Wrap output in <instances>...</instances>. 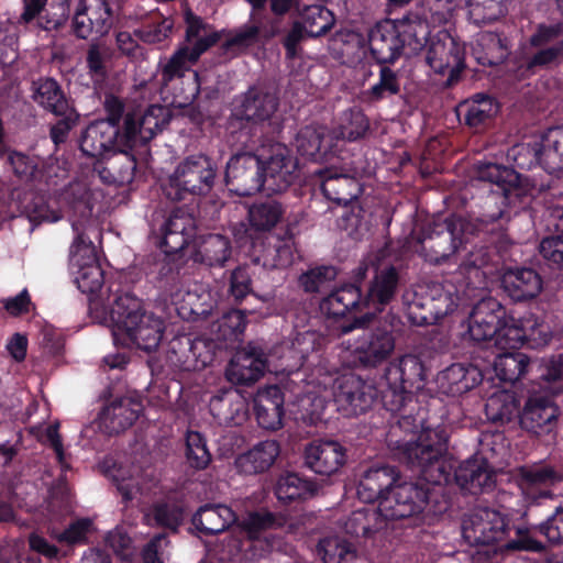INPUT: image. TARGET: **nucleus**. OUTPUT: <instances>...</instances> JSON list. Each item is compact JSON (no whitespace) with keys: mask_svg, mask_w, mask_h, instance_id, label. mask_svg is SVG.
<instances>
[{"mask_svg":"<svg viewBox=\"0 0 563 563\" xmlns=\"http://www.w3.org/2000/svg\"><path fill=\"white\" fill-rule=\"evenodd\" d=\"M391 432L388 449L393 456L407 468L419 473L416 481L397 483L378 506L387 526L391 521L420 519L428 515L440 517L451 508L443 482L450 478V467L442 460L450 435L443 426L423 427L413 439H395Z\"/></svg>","mask_w":563,"mask_h":563,"instance_id":"1","label":"nucleus"},{"mask_svg":"<svg viewBox=\"0 0 563 563\" xmlns=\"http://www.w3.org/2000/svg\"><path fill=\"white\" fill-rule=\"evenodd\" d=\"M102 306L103 319L109 317L115 346L136 347L145 352L155 351L165 331L164 320L142 307V300L130 291H123L119 283L108 286Z\"/></svg>","mask_w":563,"mask_h":563,"instance_id":"2","label":"nucleus"},{"mask_svg":"<svg viewBox=\"0 0 563 563\" xmlns=\"http://www.w3.org/2000/svg\"><path fill=\"white\" fill-rule=\"evenodd\" d=\"M462 534L471 545L498 544L505 552L543 553L547 544L534 538L529 527L516 525L498 509L477 507L463 520Z\"/></svg>","mask_w":563,"mask_h":563,"instance_id":"3","label":"nucleus"},{"mask_svg":"<svg viewBox=\"0 0 563 563\" xmlns=\"http://www.w3.org/2000/svg\"><path fill=\"white\" fill-rule=\"evenodd\" d=\"M534 366L537 375L520 410L519 424L529 433L544 435L555 431L561 416L555 397L563 393L562 356H552L548 362L536 363Z\"/></svg>","mask_w":563,"mask_h":563,"instance_id":"4","label":"nucleus"},{"mask_svg":"<svg viewBox=\"0 0 563 563\" xmlns=\"http://www.w3.org/2000/svg\"><path fill=\"white\" fill-rule=\"evenodd\" d=\"M430 26L418 13L377 22L368 34L371 56L379 64H394L402 54L418 55L427 45Z\"/></svg>","mask_w":563,"mask_h":563,"instance_id":"5","label":"nucleus"},{"mask_svg":"<svg viewBox=\"0 0 563 563\" xmlns=\"http://www.w3.org/2000/svg\"><path fill=\"white\" fill-rule=\"evenodd\" d=\"M277 93L262 86H252L238 99L229 120L232 133L240 132L245 145L255 146L258 141L275 136L283 130Z\"/></svg>","mask_w":563,"mask_h":563,"instance_id":"6","label":"nucleus"},{"mask_svg":"<svg viewBox=\"0 0 563 563\" xmlns=\"http://www.w3.org/2000/svg\"><path fill=\"white\" fill-rule=\"evenodd\" d=\"M505 216V211L485 212L475 219L451 214L441 220H434L424 227L419 236L420 255L432 265L445 263L455 254L461 245L470 243V234L483 229Z\"/></svg>","mask_w":563,"mask_h":563,"instance_id":"7","label":"nucleus"},{"mask_svg":"<svg viewBox=\"0 0 563 563\" xmlns=\"http://www.w3.org/2000/svg\"><path fill=\"white\" fill-rule=\"evenodd\" d=\"M220 36L217 32L198 38L192 46L179 45L172 54L161 70V85L165 88L176 79H180L186 87L180 88L176 98L183 102L194 101L200 92V76L197 70L192 69L200 56L210 47L216 45Z\"/></svg>","mask_w":563,"mask_h":563,"instance_id":"8","label":"nucleus"},{"mask_svg":"<svg viewBox=\"0 0 563 563\" xmlns=\"http://www.w3.org/2000/svg\"><path fill=\"white\" fill-rule=\"evenodd\" d=\"M498 211H501L499 209ZM505 216L494 222H488L487 228L476 230L474 234H470V243L461 245L460 250L465 251V255L459 265V273L463 277L466 288L483 289L487 285L486 272L484 268L489 265L496 255L494 241L486 240L485 235L503 230L504 224L508 221V213L505 209Z\"/></svg>","mask_w":563,"mask_h":563,"instance_id":"9","label":"nucleus"},{"mask_svg":"<svg viewBox=\"0 0 563 563\" xmlns=\"http://www.w3.org/2000/svg\"><path fill=\"white\" fill-rule=\"evenodd\" d=\"M216 178L212 159L203 154L190 155L176 167L163 192L168 200L179 202L188 195H207L211 191Z\"/></svg>","mask_w":563,"mask_h":563,"instance_id":"10","label":"nucleus"},{"mask_svg":"<svg viewBox=\"0 0 563 563\" xmlns=\"http://www.w3.org/2000/svg\"><path fill=\"white\" fill-rule=\"evenodd\" d=\"M475 175L477 180L497 187V190H492L485 202L488 208L493 205L496 207L490 212L505 209L508 213L506 220H509L511 208H521L527 203L528 196L520 186V175L514 168L496 163H481L476 166Z\"/></svg>","mask_w":563,"mask_h":563,"instance_id":"11","label":"nucleus"},{"mask_svg":"<svg viewBox=\"0 0 563 563\" xmlns=\"http://www.w3.org/2000/svg\"><path fill=\"white\" fill-rule=\"evenodd\" d=\"M262 152L258 154L263 162L265 192L280 194L289 188L298 177V162L291 150L285 144L275 142L274 136L257 142Z\"/></svg>","mask_w":563,"mask_h":563,"instance_id":"12","label":"nucleus"},{"mask_svg":"<svg viewBox=\"0 0 563 563\" xmlns=\"http://www.w3.org/2000/svg\"><path fill=\"white\" fill-rule=\"evenodd\" d=\"M521 169H531L536 165L544 169L563 168V124L550 128L541 141L515 145L508 154Z\"/></svg>","mask_w":563,"mask_h":563,"instance_id":"13","label":"nucleus"},{"mask_svg":"<svg viewBox=\"0 0 563 563\" xmlns=\"http://www.w3.org/2000/svg\"><path fill=\"white\" fill-rule=\"evenodd\" d=\"M377 387L357 375L345 374L334 379L333 401L344 417H358L378 401Z\"/></svg>","mask_w":563,"mask_h":563,"instance_id":"14","label":"nucleus"},{"mask_svg":"<svg viewBox=\"0 0 563 563\" xmlns=\"http://www.w3.org/2000/svg\"><path fill=\"white\" fill-rule=\"evenodd\" d=\"M152 234L164 261H174L196 239L195 220L183 209L176 208L164 218L158 232L153 228Z\"/></svg>","mask_w":563,"mask_h":563,"instance_id":"15","label":"nucleus"},{"mask_svg":"<svg viewBox=\"0 0 563 563\" xmlns=\"http://www.w3.org/2000/svg\"><path fill=\"white\" fill-rule=\"evenodd\" d=\"M131 125L130 120L124 121L122 129L97 120L90 122L80 134L79 148L85 156L99 162L119 146L128 147L133 134Z\"/></svg>","mask_w":563,"mask_h":563,"instance_id":"16","label":"nucleus"},{"mask_svg":"<svg viewBox=\"0 0 563 563\" xmlns=\"http://www.w3.org/2000/svg\"><path fill=\"white\" fill-rule=\"evenodd\" d=\"M429 42L426 62L439 75H448L446 85L452 86L460 80L465 68V49L448 32H440Z\"/></svg>","mask_w":563,"mask_h":563,"instance_id":"17","label":"nucleus"},{"mask_svg":"<svg viewBox=\"0 0 563 563\" xmlns=\"http://www.w3.org/2000/svg\"><path fill=\"white\" fill-rule=\"evenodd\" d=\"M393 323L365 329L357 338L351 353V365L355 368H375L384 363L395 349Z\"/></svg>","mask_w":563,"mask_h":563,"instance_id":"18","label":"nucleus"},{"mask_svg":"<svg viewBox=\"0 0 563 563\" xmlns=\"http://www.w3.org/2000/svg\"><path fill=\"white\" fill-rule=\"evenodd\" d=\"M224 179L228 189L240 197L265 191L263 162L258 154L241 153L232 156L227 164Z\"/></svg>","mask_w":563,"mask_h":563,"instance_id":"19","label":"nucleus"},{"mask_svg":"<svg viewBox=\"0 0 563 563\" xmlns=\"http://www.w3.org/2000/svg\"><path fill=\"white\" fill-rule=\"evenodd\" d=\"M446 455L448 451L442 454L441 460L450 467V478L442 483V487L455 484L471 495L488 493L495 487V474L485 459L474 456L454 466Z\"/></svg>","mask_w":563,"mask_h":563,"instance_id":"20","label":"nucleus"},{"mask_svg":"<svg viewBox=\"0 0 563 563\" xmlns=\"http://www.w3.org/2000/svg\"><path fill=\"white\" fill-rule=\"evenodd\" d=\"M324 198L338 206H347L362 192L360 181L352 169L330 166L314 172Z\"/></svg>","mask_w":563,"mask_h":563,"instance_id":"21","label":"nucleus"},{"mask_svg":"<svg viewBox=\"0 0 563 563\" xmlns=\"http://www.w3.org/2000/svg\"><path fill=\"white\" fill-rule=\"evenodd\" d=\"M73 32L86 40L92 33L104 36L113 26V11L108 0H81L73 18Z\"/></svg>","mask_w":563,"mask_h":563,"instance_id":"22","label":"nucleus"},{"mask_svg":"<svg viewBox=\"0 0 563 563\" xmlns=\"http://www.w3.org/2000/svg\"><path fill=\"white\" fill-rule=\"evenodd\" d=\"M346 461L347 450L336 440H313L303 451V465L321 476L336 474Z\"/></svg>","mask_w":563,"mask_h":563,"instance_id":"23","label":"nucleus"},{"mask_svg":"<svg viewBox=\"0 0 563 563\" xmlns=\"http://www.w3.org/2000/svg\"><path fill=\"white\" fill-rule=\"evenodd\" d=\"M266 366L267 357L263 347L250 342L235 352L227 366L225 376L232 384L250 386L264 375Z\"/></svg>","mask_w":563,"mask_h":563,"instance_id":"24","label":"nucleus"},{"mask_svg":"<svg viewBox=\"0 0 563 563\" xmlns=\"http://www.w3.org/2000/svg\"><path fill=\"white\" fill-rule=\"evenodd\" d=\"M506 308L495 298L479 300L468 318V334L475 342L492 341L507 317Z\"/></svg>","mask_w":563,"mask_h":563,"instance_id":"25","label":"nucleus"},{"mask_svg":"<svg viewBox=\"0 0 563 563\" xmlns=\"http://www.w3.org/2000/svg\"><path fill=\"white\" fill-rule=\"evenodd\" d=\"M134 147L119 146L109 155L95 164L100 179L108 185H130L141 173L137 168Z\"/></svg>","mask_w":563,"mask_h":563,"instance_id":"26","label":"nucleus"},{"mask_svg":"<svg viewBox=\"0 0 563 563\" xmlns=\"http://www.w3.org/2000/svg\"><path fill=\"white\" fill-rule=\"evenodd\" d=\"M400 478L398 467L388 464H374L362 475L357 485V496L366 504L379 501L386 497Z\"/></svg>","mask_w":563,"mask_h":563,"instance_id":"27","label":"nucleus"},{"mask_svg":"<svg viewBox=\"0 0 563 563\" xmlns=\"http://www.w3.org/2000/svg\"><path fill=\"white\" fill-rule=\"evenodd\" d=\"M128 120L133 132L128 147L144 146L169 124L170 111L165 106L151 104L141 115L128 112L124 121Z\"/></svg>","mask_w":563,"mask_h":563,"instance_id":"28","label":"nucleus"},{"mask_svg":"<svg viewBox=\"0 0 563 563\" xmlns=\"http://www.w3.org/2000/svg\"><path fill=\"white\" fill-rule=\"evenodd\" d=\"M483 372L472 363H453L437 376L439 390L451 397L461 396L483 382Z\"/></svg>","mask_w":563,"mask_h":563,"instance_id":"29","label":"nucleus"},{"mask_svg":"<svg viewBox=\"0 0 563 563\" xmlns=\"http://www.w3.org/2000/svg\"><path fill=\"white\" fill-rule=\"evenodd\" d=\"M542 278L531 267H509L501 276V287L515 302L536 298L542 290Z\"/></svg>","mask_w":563,"mask_h":563,"instance_id":"30","label":"nucleus"},{"mask_svg":"<svg viewBox=\"0 0 563 563\" xmlns=\"http://www.w3.org/2000/svg\"><path fill=\"white\" fill-rule=\"evenodd\" d=\"M363 306V292L355 283L344 284L331 291L319 303V310L328 320L345 318L353 311H361Z\"/></svg>","mask_w":563,"mask_h":563,"instance_id":"31","label":"nucleus"},{"mask_svg":"<svg viewBox=\"0 0 563 563\" xmlns=\"http://www.w3.org/2000/svg\"><path fill=\"white\" fill-rule=\"evenodd\" d=\"M400 283V275L394 265L376 271L363 295V306L374 308L376 311H384L395 300Z\"/></svg>","mask_w":563,"mask_h":563,"instance_id":"32","label":"nucleus"},{"mask_svg":"<svg viewBox=\"0 0 563 563\" xmlns=\"http://www.w3.org/2000/svg\"><path fill=\"white\" fill-rule=\"evenodd\" d=\"M380 400L384 406V408L387 411H390L393 413H398L400 416V419L398 420L397 427H391L390 431L387 434L386 441L388 442V439L390 437L391 432H396L395 439L397 440H404L408 439V434L404 438L398 437V431L402 430L404 428H416V419L411 416V412L407 411V407L413 402L415 393L410 389L399 385L398 383L388 384L386 383V388L383 391H379ZM418 434H411L409 439L413 437L416 439Z\"/></svg>","mask_w":563,"mask_h":563,"instance_id":"33","label":"nucleus"},{"mask_svg":"<svg viewBox=\"0 0 563 563\" xmlns=\"http://www.w3.org/2000/svg\"><path fill=\"white\" fill-rule=\"evenodd\" d=\"M384 378L388 384H396L416 393L424 386L427 368L422 360L413 354H406L388 364Z\"/></svg>","mask_w":563,"mask_h":563,"instance_id":"34","label":"nucleus"},{"mask_svg":"<svg viewBox=\"0 0 563 563\" xmlns=\"http://www.w3.org/2000/svg\"><path fill=\"white\" fill-rule=\"evenodd\" d=\"M498 111L496 99L485 92L475 93L455 107L459 122L470 129L483 128Z\"/></svg>","mask_w":563,"mask_h":563,"instance_id":"35","label":"nucleus"},{"mask_svg":"<svg viewBox=\"0 0 563 563\" xmlns=\"http://www.w3.org/2000/svg\"><path fill=\"white\" fill-rule=\"evenodd\" d=\"M209 409L219 424L242 426L249 417V404L236 390H224L211 397Z\"/></svg>","mask_w":563,"mask_h":563,"instance_id":"36","label":"nucleus"},{"mask_svg":"<svg viewBox=\"0 0 563 563\" xmlns=\"http://www.w3.org/2000/svg\"><path fill=\"white\" fill-rule=\"evenodd\" d=\"M238 520V515L224 504H205L198 508L191 519L195 529L202 536L219 534Z\"/></svg>","mask_w":563,"mask_h":563,"instance_id":"37","label":"nucleus"},{"mask_svg":"<svg viewBox=\"0 0 563 563\" xmlns=\"http://www.w3.org/2000/svg\"><path fill=\"white\" fill-rule=\"evenodd\" d=\"M260 246L261 251L255 260L257 263L262 261L264 267L286 268L295 261V241L288 232L283 236L271 234Z\"/></svg>","mask_w":563,"mask_h":563,"instance_id":"38","label":"nucleus"},{"mask_svg":"<svg viewBox=\"0 0 563 563\" xmlns=\"http://www.w3.org/2000/svg\"><path fill=\"white\" fill-rule=\"evenodd\" d=\"M280 454V445L276 440H265L255 444L235 460L236 468L245 475H255L268 471Z\"/></svg>","mask_w":563,"mask_h":563,"instance_id":"39","label":"nucleus"},{"mask_svg":"<svg viewBox=\"0 0 563 563\" xmlns=\"http://www.w3.org/2000/svg\"><path fill=\"white\" fill-rule=\"evenodd\" d=\"M295 145L300 156L312 162H322L331 153L332 137L324 126L306 125L297 133Z\"/></svg>","mask_w":563,"mask_h":563,"instance_id":"40","label":"nucleus"},{"mask_svg":"<svg viewBox=\"0 0 563 563\" xmlns=\"http://www.w3.org/2000/svg\"><path fill=\"white\" fill-rule=\"evenodd\" d=\"M549 360H530L527 354L520 351L505 352L496 356L494 371L496 376L504 383L515 384L528 373H532V380L537 375V366L534 364L544 363Z\"/></svg>","mask_w":563,"mask_h":563,"instance_id":"41","label":"nucleus"},{"mask_svg":"<svg viewBox=\"0 0 563 563\" xmlns=\"http://www.w3.org/2000/svg\"><path fill=\"white\" fill-rule=\"evenodd\" d=\"M253 411L258 426L265 430H278L283 426L284 395L277 387H271L253 401Z\"/></svg>","mask_w":563,"mask_h":563,"instance_id":"42","label":"nucleus"},{"mask_svg":"<svg viewBox=\"0 0 563 563\" xmlns=\"http://www.w3.org/2000/svg\"><path fill=\"white\" fill-rule=\"evenodd\" d=\"M142 409L143 406L140 401L130 397H120L102 410L101 419L111 433H120L133 426Z\"/></svg>","mask_w":563,"mask_h":563,"instance_id":"43","label":"nucleus"},{"mask_svg":"<svg viewBox=\"0 0 563 563\" xmlns=\"http://www.w3.org/2000/svg\"><path fill=\"white\" fill-rule=\"evenodd\" d=\"M32 98L37 106L53 114L65 113L74 108L59 82L52 77H41L33 81Z\"/></svg>","mask_w":563,"mask_h":563,"instance_id":"44","label":"nucleus"},{"mask_svg":"<svg viewBox=\"0 0 563 563\" xmlns=\"http://www.w3.org/2000/svg\"><path fill=\"white\" fill-rule=\"evenodd\" d=\"M318 484L298 473L288 472L280 475L275 486L277 499L285 504L294 501H303L313 497L318 493Z\"/></svg>","mask_w":563,"mask_h":563,"instance_id":"45","label":"nucleus"},{"mask_svg":"<svg viewBox=\"0 0 563 563\" xmlns=\"http://www.w3.org/2000/svg\"><path fill=\"white\" fill-rule=\"evenodd\" d=\"M560 479V474L551 466L522 467L520 470V487L532 503L551 497V492L540 489V486L554 484Z\"/></svg>","mask_w":563,"mask_h":563,"instance_id":"46","label":"nucleus"},{"mask_svg":"<svg viewBox=\"0 0 563 563\" xmlns=\"http://www.w3.org/2000/svg\"><path fill=\"white\" fill-rule=\"evenodd\" d=\"M231 254L230 239L219 233L202 235L196 252L197 260L210 267H223Z\"/></svg>","mask_w":563,"mask_h":563,"instance_id":"47","label":"nucleus"},{"mask_svg":"<svg viewBox=\"0 0 563 563\" xmlns=\"http://www.w3.org/2000/svg\"><path fill=\"white\" fill-rule=\"evenodd\" d=\"M387 527L378 505L377 507H363L353 511L345 522L346 533L363 538H372Z\"/></svg>","mask_w":563,"mask_h":563,"instance_id":"48","label":"nucleus"},{"mask_svg":"<svg viewBox=\"0 0 563 563\" xmlns=\"http://www.w3.org/2000/svg\"><path fill=\"white\" fill-rule=\"evenodd\" d=\"M509 54L507 40L492 32L483 33L472 47V55L482 66H497Z\"/></svg>","mask_w":563,"mask_h":563,"instance_id":"49","label":"nucleus"},{"mask_svg":"<svg viewBox=\"0 0 563 563\" xmlns=\"http://www.w3.org/2000/svg\"><path fill=\"white\" fill-rule=\"evenodd\" d=\"M320 350L321 343L314 332L299 333L291 343L292 356L300 361L301 368H312V372H317L319 375L322 371L331 374L335 368L328 369L321 366Z\"/></svg>","mask_w":563,"mask_h":563,"instance_id":"50","label":"nucleus"},{"mask_svg":"<svg viewBox=\"0 0 563 563\" xmlns=\"http://www.w3.org/2000/svg\"><path fill=\"white\" fill-rule=\"evenodd\" d=\"M184 456L187 470L192 474L210 466L212 454L202 433L194 430L186 432Z\"/></svg>","mask_w":563,"mask_h":563,"instance_id":"51","label":"nucleus"},{"mask_svg":"<svg viewBox=\"0 0 563 563\" xmlns=\"http://www.w3.org/2000/svg\"><path fill=\"white\" fill-rule=\"evenodd\" d=\"M246 325L245 312L239 309H230L212 323L211 332L218 341L234 343L242 340Z\"/></svg>","mask_w":563,"mask_h":563,"instance_id":"52","label":"nucleus"},{"mask_svg":"<svg viewBox=\"0 0 563 563\" xmlns=\"http://www.w3.org/2000/svg\"><path fill=\"white\" fill-rule=\"evenodd\" d=\"M519 404L514 395L501 391L492 395L485 404L486 418L498 426L519 419Z\"/></svg>","mask_w":563,"mask_h":563,"instance_id":"53","label":"nucleus"},{"mask_svg":"<svg viewBox=\"0 0 563 563\" xmlns=\"http://www.w3.org/2000/svg\"><path fill=\"white\" fill-rule=\"evenodd\" d=\"M234 525L250 540L260 539L262 533L282 526V518L268 510L249 511L244 516H238Z\"/></svg>","mask_w":563,"mask_h":563,"instance_id":"54","label":"nucleus"},{"mask_svg":"<svg viewBox=\"0 0 563 563\" xmlns=\"http://www.w3.org/2000/svg\"><path fill=\"white\" fill-rule=\"evenodd\" d=\"M369 128L368 118L360 108L354 107L341 114L334 133L336 139L355 142L364 139Z\"/></svg>","mask_w":563,"mask_h":563,"instance_id":"55","label":"nucleus"},{"mask_svg":"<svg viewBox=\"0 0 563 563\" xmlns=\"http://www.w3.org/2000/svg\"><path fill=\"white\" fill-rule=\"evenodd\" d=\"M300 22L305 25L306 34L311 38L325 35L335 23L333 12L321 4H313L305 8L300 13Z\"/></svg>","mask_w":563,"mask_h":563,"instance_id":"56","label":"nucleus"},{"mask_svg":"<svg viewBox=\"0 0 563 563\" xmlns=\"http://www.w3.org/2000/svg\"><path fill=\"white\" fill-rule=\"evenodd\" d=\"M317 550L324 563H349L356 558L354 545L339 536L321 539Z\"/></svg>","mask_w":563,"mask_h":563,"instance_id":"57","label":"nucleus"},{"mask_svg":"<svg viewBox=\"0 0 563 563\" xmlns=\"http://www.w3.org/2000/svg\"><path fill=\"white\" fill-rule=\"evenodd\" d=\"M539 48L538 52L521 60L517 69L519 78H528L534 75L538 69L549 67L563 56V43Z\"/></svg>","mask_w":563,"mask_h":563,"instance_id":"58","label":"nucleus"},{"mask_svg":"<svg viewBox=\"0 0 563 563\" xmlns=\"http://www.w3.org/2000/svg\"><path fill=\"white\" fill-rule=\"evenodd\" d=\"M284 214L282 203L275 200H265L254 203L249 209V221L256 231H269Z\"/></svg>","mask_w":563,"mask_h":563,"instance_id":"59","label":"nucleus"},{"mask_svg":"<svg viewBox=\"0 0 563 563\" xmlns=\"http://www.w3.org/2000/svg\"><path fill=\"white\" fill-rule=\"evenodd\" d=\"M192 355V335L183 333L175 335L168 345V362L184 372H196L197 363H194Z\"/></svg>","mask_w":563,"mask_h":563,"instance_id":"60","label":"nucleus"},{"mask_svg":"<svg viewBox=\"0 0 563 563\" xmlns=\"http://www.w3.org/2000/svg\"><path fill=\"white\" fill-rule=\"evenodd\" d=\"M111 59L110 49L100 43L92 42L86 52L87 74L95 84H102L108 78V65Z\"/></svg>","mask_w":563,"mask_h":563,"instance_id":"61","label":"nucleus"},{"mask_svg":"<svg viewBox=\"0 0 563 563\" xmlns=\"http://www.w3.org/2000/svg\"><path fill=\"white\" fill-rule=\"evenodd\" d=\"M434 306H432V298L428 292H415L413 298L407 305L406 316L412 325L424 327L437 323L435 314L433 313Z\"/></svg>","mask_w":563,"mask_h":563,"instance_id":"62","label":"nucleus"},{"mask_svg":"<svg viewBox=\"0 0 563 563\" xmlns=\"http://www.w3.org/2000/svg\"><path fill=\"white\" fill-rule=\"evenodd\" d=\"M470 19L477 25L497 21L506 12L505 0H465Z\"/></svg>","mask_w":563,"mask_h":563,"instance_id":"63","label":"nucleus"},{"mask_svg":"<svg viewBox=\"0 0 563 563\" xmlns=\"http://www.w3.org/2000/svg\"><path fill=\"white\" fill-rule=\"evenodd\" d=\"M0 158L11 168L14 176L21 181H30L37 172V164L34 158L29 155L12 150L5 143V152L0 154Z\"/></svg>","mask_w":563,"mask_h":563,"instance_id":"64","label":"nucleus"}]
</instances>
